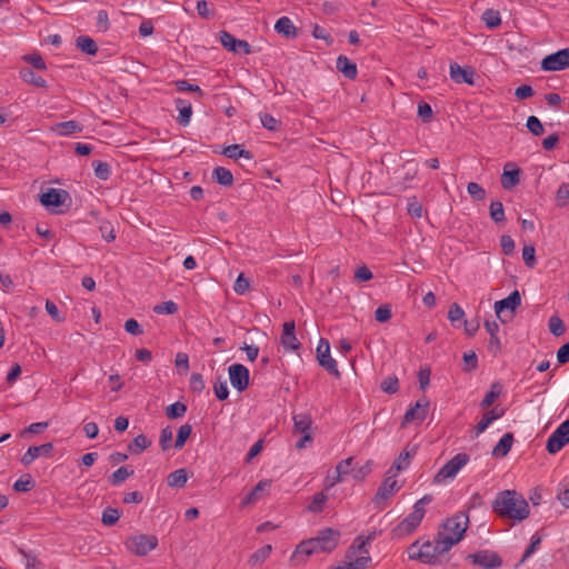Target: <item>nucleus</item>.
I'll list each match as a JSON object with an SVG mask.
<instances>
[{
  "instance_id": "obj_1",
  "label": "nucleus",
  "mask_w": 569,
  "mask_h": 569,
  "mask_svg": "<svg viewBox=\"0 0 569 569\" xmlns=\"http://www.w3.org/2000/svg\"><path fill=\"white\" fill-rule=\"evenodd\" d=\"M492 510L503 519H511L520 522L530 513L527 500L515 490L499 492L492 501Z\"/></svg>"
},
{
  "instance_id": "obj_2",
  "label": "nucleus",
  "mask_w": 569,
  "mask_h": 569,
  "mask_svg": "<svg viewBox=\"0 0 569 569\" xmlns=\"http://www.w3.org/2000/svg\"><path fill=\"white\" fill-rule=\"evenodd\" d=\"M340 533L331 528L322 529L313 538L300 542L291 559L298 560L301 555L306 558L316 553L333 551L339 542Z\"/></svg>"
},
{
  "instance_id": "obj_3",
  "label": "nucleus",
  "mask_w": 569,
  "mask_h": 569,
  "mask_svg": "<svg viewBox=\"0 0 569 569\" xmlns=\"http://www.w3.org/2000/svg\"><path fill=\"white\" fill-rule=\"evenodd\" d=\"M469 526V516L465 511H458L441 525L438 531L439 538L445 540V549L452 548L460 542Z\"/></svg>"
},
{
  "instance_id": "obj_4",
  "label": "nucleus",
  "mask_w": 569,
  "mask_h": 569,
  "mask_svg": "<svg viewBox=\"0 0 569 569\" xmlns=\"http://www.w3.org/2000/svg\"><path fill=\"white\" fill-rule=\"evenodd\" d=\"M433 497L431 495H425L413 505L412 511L391 531L393 538H403L412 533L418 526L421 523L426 515V506L431 503Z\"/></svg>"
},
{
  "instance_id": "obj_5",
  "label": "nucleus",
  "mask_w": 569,
  "mask_h": 569,
  "mask_svg": "<svg viewBox=\"0 0 569 569\" xmlns=\"http://www.w3.org/2000/svg\"><path fill=\"white\" fill-rule=\"evenodd\" d=\"M418 542H415L410 547V559H417L423 563L427 565H435L437 562V558L447 551H449L451 548L445 549V540L439 538L437 535V538L433 542L427 541L425 542L420 549L417 552H412V550L417 547Z\"/></svg>"
},
{
  "instance_id": "obj_6",
  "label": "nucleus",
  "mask_w": 569,
  "mask_h": 569,
  "mask_svg": "<svg viewBox=\"0 0 569 569\" xmlns=\"http://www.w3.org/2000/svg\"><path fill=\"white\" fill-rule=\"evenodd\" d=\"M371 540V537H368L367 540L361 541L357 547L352 545L347 551L348 562L343 565H339L336 567H331L330 569H363L371 561L369 556V551L366 549V543Z\"/></svg>"
},
{
  "instance_id": "obj_7",
  "label": "nucleus",
  "mask_w": 569,
  "mask_h": 569,
  "mask_svg": "<svg viewBox=\"0 0 569 569\" xmlns=\"http://www.w3.org/2000/svg\"><path fill=\"white\" fill-rule=\"evenodd\" d=\"M468 461L469 456L467 453H457L440 468L433 478V482L442 483L447 480L455 479L457 473L468 463Z\"/></svg>"
},
{
  "instance_id": "obj_8",
  "label": "nucleus",
  "mask_w": 569,
  "mask_h": 569,
  "mask_svg": "<svg viewBox=\"0 0 569 569\" xmlns=\"http://www.w3.org/2000/svg\"><path fill=\"white\" fill-rule=\"evenodd\" d=\"M521 305V297L518 290H513L507 298L495 302V312L498 319L506 323L512 317L515 310Z\"/></svg>"
},
{
  "instance_id": "obj_9",
  "label": "nucleus",
  "mask_w": 569,
  "mask_h": 569,
  "mask_svg": "<svg viewBox=\"0 0 569 569\" xmlns=\"http://www.w3.org/2000/svg\"><path fill=\"white\" fill-rule=\"evenodd\" d=\"M129 551L136 556L142 557L148 555L158 546V538L153 535H138L126 541Z\"/></svg>"
},
{
  "instance_id": "obj_10",
  "label": "nucleus",
  "mask_w": 569,
  "mask_h": 569,
  "mask_svg": "<svg viewBox=\"0 0 569 569\" xmlns=\"http://www.w3.org/2000/svg\"><path fill=\"white\" fill-rule=\"evenodd\" d=\"M317 359L319 365L336 378H340V371L337 361L330 356V343L321 338L317 347Z\"/></svg>"
},
{
  "instance_id": "obj_11",
  "label": "nucleus",
  "mask_w": 569,
  "mask_h": 569,
  "mask_svg": "<svg viewBox=\"0 0 569 569\" xmlns=\"http://www.w3.org/2000/svg\"><path fill=\"white\" fill-rule=\"evenodd\" d=\"M467 560L472 565L479 566L482 569H497L502 566L501 557L491 550H480L475 553H469Z\"/></svg>"
},
{
  "instance_id": "obj_12",
  "label": "nucleus",
  "mask_w": 569,
  "mask_h": 569,
  "mask_svg": "<svg viewBox=\"0 0 569 569\" xmlns=\"http://www.w3.org/2000/svg\"><path fill=\"white\" fill-rule=\"evenodd\" d=\"M569 442V419L558 426L547 440V451L551 455L560 451Z\"/></svg>"
},
{
  "instance_id": "obj_13",
  "label": "nucleus",
  "mask_w": 569,
  "mask_h": 569,
  "mask_svg": "<svg viewBox=\"0 0 569 569\" xmlns=\"http://www.w3.org/2000/svg\"><path fill=\"white\" fill-rule=\"evenodd\" d=\"M569 68V48L546 56L541 61L543 71H560Z\"/></svg>"
},
{
  "instance_id": "obj_14",
  "label": "nucleus",
  "mask_w": 569,
  "mask_h": 569,
  "mask_svg": "<svg viewBox=\"0 0 569 569\" xmlns=\"http://www.w3.org/2000/svg\"><path fill=\"white\" fill-rule=\"evenodd\" d=\"M228 373L231 386L238 392H242L249 387L250 372L246 366L233 363L228 368Z\"/></svg>"
},
{
  "instance_id": "obj_15",
  "label": "nucleus",
  "mask_w": 569,
  "mask_h": 569,
  "mask_svg": "<svg viewBox=\"0 0 569 569\" xmlns=\"http://www.w3.org/2000/svg\"><path fill=\"white\" fill-rule=\"evenodd\" d=\"M397 472L388 473L383 480V482L378 488V491L373 498V502L376 505H380L381 502L389 499L391 496H393L397 491H399L400 486L398 485V481L396 480Z\"/></svg>"
},
{
  "instance_id": "obj_16",
  "label": "nucleus",
  "mask_w": 569,
  "mask_h": 569,
  "mask_svg": "<svg viewBox=\"0 0 569 569\" xmlns=\"http://www.w3.org/2000/svg\"><path fill=\"white\" fill-rule=\"evenodd\" d=\"M220 42L231 52H242L244 54L252 52L251 46L246 40L236 39L231 33L224 30L220 31Z\"/></svg>"
},
{
  "instance_id": "obj_17",
  "label": "nucleus",
  "mask_w": 569,
  "mask_h": 569,
  "mask_svg": "<svg viewBox=\"0 0 569 569\" xmlns=\"http://www.w3.org/2000/svg\"><path fill=\"white\" fill-rule=\"evenodd\" d=\"M450 78L456 83H467L472 86L475 83L476 72L471 67H461L457 62H451L449 66Z\"/></svg>"
},
{
  "instance_id": "obj_18",
  "label": "nucleus",
  "mask_w": 569,
  "mask_h": 569,
  "mask_svg": "<svg viewBox=\"0 0 569 569\" xmlns=\"http://www.w3.org/2000/svg\"><path fill=\"white\" fill-rule=\"evenodd\" d=\"M69 193L62 189L50 188L40 197L41 203L47 208H58L64 204Z\"/></svg>"
},
{
  "instance_id": "obj_19",
  "label": "nucleus",
  "mask_w": 569,
  "mask_h": 569,
  "mask_svg": "<svg viewBox=\"0 0 569 569\" xmlns=\"http://www.w3.org/2000/svg\"><path fill=\"white\" fill-rule=\"evenodd\" d=\"M282 327L281 345L286 350L297 351L301 345L296 337L295 321H286Z\"/></svg>"
},
{
  "instance_id": "obj_20",
  "label": "nucleus",
  "mask_w": 569,
  "mask_h": 569,
  "mask_svg": "<svg viewBox=\"0 0 569 569\" xmlns=\"http://www.w3.org/2000/svg\"><path fill=\"white\" fill-rule=\"evenodd\" d=\"M53 450V445L47 442L40 446L29 447L28 450L21 457V463L23 466L31 465L38 457H48Z\"/></svg>"
},
{
  "instance_id": "obj_21",
  "label": "nucleus",
  "mask_w": 569,
  "mask_h": 569,
  "mask_svg": "<svg viewBox=\"0 0 569 569\" xmlns=\"http://www.w3.org/2000/svg\"><path fill=\"white\" fill-rule=\"evenodd\" d=\"M428 407V400H418L413 407H410L406 411L402 425L410 423L413 421H423L427 417Z\"/></svg>"
},
{
  "instance_id": "obj_22",
  "label": "nucleus",
  "mask_w": 569,
  "mask_h": 569,
  "mask_svg": "<svg viewBox=\"0 0 569 569\" xmlns=\"http://www.w3.org/2000/svg\"><path fill=\"white\" fill-rule=\"evenodd\" d=\"M521 170L515 167L513 163L508 162L503 168L501 174V186L505 190H511L520 182Z\"/></svg>"
},
{
  "instance_id": "obj_23",
  "label": "nucleus",
  "mask_w": 569,
  "mask_h": 569,
  "mask_svg": "<svg viewBox=\"0 0 569 569\" xmlns=\"http://www.w3.org/2000/svg\"><path fill=\"white\" fill-rule=\"evenodd\" d=\"M505 415V410L503 409H499V408H493L489 411H487L483 417L481 418V420L477 423V426L475 427V435L473 437L477 438L479 437L482 432L486 431V429L497 419L501 418L502 416Z\"/></svg>"
},
{
  "instance_id": "obj_24",
  "label": "nucleus",
  "mask_w": 569,
  "mask_h": 569,
  "mask_svg": "<svg viewBox=\"0 0 569 569\" xmlns=\"http://www.w3.org/2000/svg\"><path fill=\"white\" fill-rule=\"evenodd\" d=\"M337 69L348 79L352 80L357 77V64L346 56H339L336 62Z\"/></svg>"
},
{
  "instance_id": "obj_25",
  "label": "nucleus",
  "mask_w": 569,
  "mask_h": 569,
  "mask_svg": "<svg viewBox=\"0 0 569 569\" xmlns=\"http://www.w3.org/2000/svg\"><path fill=\"white\" fill-rule=\"evenodd\" d=\"M176 108L179 110V116L177 118V121L181 126H187L190 122L191 116H192V107L191 103L183 100V99H176L174 100Z\"/></svg>"
},
{
  "instance_id": "obj_26",
  "label": "nucleus",
  "mask_w": 569,
  "mask_h": 569,
  "mask_svg": "<svg viewBox=\"0 0 569 569\" xmlns=\"http://www.w3.org/2000/svg\"><path fill=\"white\" fill-rule=\"evenodd\" d=\"M274 30L288 39H292L297 36V28L288 17L279 18L274 24Z\"/></svg>"
},
{
  "instance_id": "obj_27",
  "label": "nucleus",
  "mask_w": 569,
  "mask_h": 569,
  "mask_svg": "<svg viewBox=\"0 0 569 569\" xmlns=\"http://www.w3.org/2000/svg\"><path fill=\"white\" fill-rule=\"evenodd\" d=\"M83 127L74 120L56 123L52 130L59 136H71L76 132H81Z\"/></svg>"
},
{
  "instance_id": "obj_28",
  "label": "nucleus",
  "mask_w": 569,
  "mask_h": 569,
  "mask_svg": "<svg viewBox=\"0 0 569 569\" xmlns=\"http://www.w3.org/2000/svg\"><path fill=\"white\" fill-rule=\"evenodd\" d=\"M513 443V435L511 432L505 433L498 443L492 449V456L506 457L511 450Z\"/></svg>"
},
{
  "instance_id": "obj_29",
  "label": "nucleus",
  "mask_w": 569,
  "mask_h": 569,
  "mask_svg": "<svg viewBox=\"0 0 569 569\" xmlns=\"http://www.w3.org/2000/svg\"><path fill=\"white\" fill-rule=\"evenodd\" d=\"M222 154L230 159L243 158L251 161L253 154L251 151L241 148L240 144H230L222 150Z\"/></svg>"
},
{
  "instance_id": "obj_30",
  "label": "nucleus",
  "mask_w": 569,
  "mask_h": 569,
  "mask_svg": "<svg viewBox=\"0 0 569 569\" xmlns=\"http://www.w3.org/2000/svg\"><path fill=\"white\" fill-rule=\"evenodd\" d=\"M19 74H20V78L29 84H32L37 88H46L47 87L46 80L42 77L38 76L30 68H27V67L21 68L19 71Z\"/></svg>"
},
{
  "instance_id": "obj_31",
  "label": "nucleus",
  "mask_w": 569,
  "mask_h": 569,
  "mask_svg": "<svg viewBox=\"0 0 569 569\" xmlns=\"http://www.w3.org/2000/svg\"><path fill=\"white\" fill-rule=\"evenodd\" d=\"M270 486L271 480H260L242 500L241 507H246L258 501V499L260 498V493Z\"/></svg>"
},
{
  "instance_id": "obj_32",
  "label": "nucleus",
  "mask_w": 569,
  "mask_h": 569,
  "mask_svg": "<svg viewBox=\"0 0 569 569\" xmlns=\"http://www.w3.org/2000/svg\"><path fill=\"white\" fill-rule=\"evenodd\" d=\"M293 429L297 433H306L309 432L310 427L312 425V419L309 413H297L293 415Z\"/></svg>"
},
{
  "instance_id": "obj_33",
  "label": "nucleus",
  "mask_w": 569,
  "mask_h": 569,
  "mask_svg": "<svg viewBox=\"0 0 569 569\" xmlns=\"http://www.w3.org/2000/svg\"><path fill=\"white\" fill-rule=\"evenodd\" d=\"M415 452V448H412L411 451L408 450V447L405 448L392 466L388 469V473H391L392 471L398 473L399 471L407 469L409 466V459Z\"/></svg>"
},
{
  "instance_id": "obj_34",
  "label": "nucleus",
  "mask_w": 569,
  "mask_h": 569,
  "mask_svg": "<svg viewBox=\"0 0 569 569\" xmlns=\"http://www.w3.org/2000/svg\"><path fill=\"white\" fill-rule=\"evenodd\" d=\"M76 46L78 49L89 56H94L98 52V46L96 41L87 36H79L76 39Z\"/></svg>"
},
{
  "instance_id": "obj_35",
  "label": "nucleus",
  "mask_w": 569,
  "mask_h": 569,
  "mask_svg": "<svg viewBox=\"0 0 569 569\" xmlns=\"http://www.w3.org/2000/svg\"><path fill=\"white\" fill-rule=\"evenodd\" d=\"M212 178L223 187H231L233 183V176L231 171L224 167L214 168Z\"/></svg>"
},
{
  "instance_id": "obj_36",
  "label": "nucleus",
  "mask_w": 569,
  "mask_h": 569,
  "mask_svg": "<svg viewBox=\"0 0 569 569\" xmlns=\"http://www.w3.org/2000/svg\"><path fill=\"white\" fill-rule=\"evenodd\" d=\"M133 475V469L128 466H122L113 471L108 480L112 486H119Z\"/></svg>"
},
{
  "instance_id": "obj_37",
  "label": "nucleus",
  "mask_w": 569,
  "mask_h": 569,
  "mask_svg": "<svg viewBox=\"0 0 569 569\" xmlns=\"http://www.w3.org/2000/svg\"><path fill=\"white\" fill-rule=\"evenodd\" d=\"M187 480H188L187 471H186V469L181 468V469H177V470L172 471L171 473H169V476L167 478V483L169 487L182 488L186 485Z\"/></svg>"
},
{
  "instance_id": "obj_38",
  "label": "nucleus",
  "mask_w": 569,
  "mask_h": 569,
  "mask_svg": "<svg viewBox=\"0 0 569 569\" xmlns=\"http://www.w3.org/2000/svg\"><path fill=\"white\" fill-rule=\"evenodd\" d=\"M151 446V441L144 435H138L128 446V450L132 455H139Z\"/></svg>"
},
{
  "instance_id": "obj_39",
  "label": "nucleus",
  "mask_w": 569,
  "mask_h": 569,
  "mask_svg": "<svg viewBox=\"0 0 569 569\" xmlns=\"http://www.w3.org/2000/svg\"><path fill=\"white\" fill-rule=\"evenodd\" d=\"M481 19L489 29H496L501 24L500 13L493 9L485 10Z\"/></svg>"
},
{
  "instance_id": "obj_40",
  "label": "nucleus",
  "mask_w": 569,
  "mask_h": 569,
  "mask_svg": "<svg viewBox=\"0 0 569 569\" xmlns=\"http://www.w3.org/2000/svg\"><path fill=\"white\" fill-rule=\"evenodd\" d=\"M500 393L501 386L498 382L492 383L490 390L485 395L482 401L480 402V407L482 409L491 407Z\"/></svg>"
},
{
  "instance_id": "obj_41",
  "label": "nucleus",
  "mask_w": 569,
  "mask_h": 569,
  "mask_svg": "<svg viewBox=\"0 0 569 569\" xmlns=\"http://www.w3.org/2000/svg\"><path fill=\"white\" fill-rule=\"evenodd\" d=\"M191 432H192L191 425H189V423L182 425L178 429V433H177L176 442H174V448L178 449V450L182 449V447L184 446L186 441L190 437Z\"/></svg>"
},
{
  "instance_id": "obj_42",
  "label": "nucleus",
  "mask_w": 569,
  "mask_h": 569,
  "mask_svg": "<svg viewBox=\"0 0 569 569\" xmlns=\"http://www.w3.org/2000/svg\"><path fill=\"white\" fill-rule=\"evenodd\" d=\"M272 551V548L270 545H266L261 548H259L257 551H254L250 559H249V563L252 565V566H256L258 563H261L263 562L271 553Z\"/></svg>"
},
{
  "instance_id": "obj_43",
  "label": "nucleus",
  "mask_w": 569,
  "mask_h": 569,
  "mask_svg": "<svg viewBox=\"0 0 569 569\" xmlns=\"http://www.w3.org/2000/svg\"><path fill=\"white\" fill-rule=\"evenodd\" d=\"M556 202L560 208L567 207L569 204V183L563 182L559 186L556 192Z\"/></svg>"
},
{
  "instance_id": "obj_44",
  "label": "nucleus",
  "mask_w": 569,
  "mask_h": 569,
  "mask_svg": "<svg viewBox=\"0 0 569 569\" xmlns=\"http://www.w3.org/2000/svg\"><path fill=\"white\" fill-rule=\"evenodd\" d=\"M490 217L496 223H502L506 221L505 209L500 201H492L490 203Z\"/></svg>"
},
{
  "instance_id": "obj_45",
  "label": "nucleus",
  "mask_w": 569,
  "mask_h": 569,
  "mask_svg": "<svg viewBox=\"0 0 569 569\" xmlns=\"http://www.w3.org/2000/svg\"><path fill=\"white\" fill-rule=\"evenodd\" d=\"M548 327L550 332L556 337H560L566 332L565 322L558 316H552L549 318Z\"/></svg>"
},
{
  "instance_id": "obj_46",
  "label": "nucleus",
  "mask_w": 569,
  "mask_h": 569,
  "mask_svg": "<svg viewBox=\"0 0 569 569\" xmlns=\"http://www.w3.org/2000/svg\"><path fill=\"white\" fill-rule=\"evenodd\" d=\"M187 406L180 401H177L166 408V416L170 419H177L184 416Z\"/></svg>"
},
{
  "instance_id": "obj_47",
  "label": "nucleus",
  "mask_w": 569,
  "mask_h": 569,
  "mask_svg": "<svg viewBox=\"0 0 569 569\" xmlns=\"http://www.w3.org/2000/svg\"><path fill=\"white\" fill-rule=\"evenodd\" d=\"M94 168V174L100 180H108L111 174V169L108 162L104 161H96L92 163Z\"/></svg>"
},
{
  "instance_id": "obj_48",
  "label": "nucleus",
  "mask_w": 569,
  "mask_h": 569,
  "mask_svg": "<svg viewBox=\"0 0 569 569\" xmlns=\"http://www.w3.org/2000/svg\"><path fill=\"white\" fill-rule=\"evenodd\" d=\"M380 388L383 392L393 395L399 390V380L396 376H389L381 381Z\"/></svg>"
},
{
  "instance_id": "obj_49",
  "label": "nucleus",
  "mask_w": 569,
  "mask_h": 569,
  "mask_svg": "<svg viewBox=\"0 0 569 569\" xmlns=\"http://www.w3.org/2000/svg\"><path fill=\"white\" fill-rule=\"evenodd\" d=\"M34 487V482L30 475L20 477L13 485V489L18 492H28Z\"/></svg>"
},
{
  "instance_id": "obj_50",
  "label": "nucleus",
  "mask_w": 569,
  "mask_h": 569,
  "mask_svg": "<svg viewBox=\"0 0 569 569\" xmlns=\"http://www.w3.org/2000/svg\"><path fill=\"white\" fill-rule=\"evenodd\" d=\"M259 118H260L262 127L266 128L267 130L277 131V130H279V128L281 126V122L278 119H276L273 116H271L270 113H267V112L260 113Z\"/></svg>"
},
{
  "instance_id": "obj_51",
  "label": "nucleus",
  "mask_w": 569,
  "mask_h": 569,
  "mask_svg": "<svg viewBox=\"0 0 569 569\" xmlns=\"http://www.w3.org/2000/svg\"><path fill=\"white\" fill-rule=\"evenodd\" d=\"M120 518V512L116 508H106L102 512L101 521L106 526H113L118 522Z\"/></svg>"
},
{
  "instance_id": "obj_52",
  "label": "nucleus",
  "mask_w": 569,
  "mask_h": 569,
  "mask_svg": "<svg viewBox=\"0 0 569 569\" xmlns=\"http://www.w3.org/2000/svg\"><path fill=\"white\" fill-rule=\"evenodd\" d=\"M178 309V305L172 300L161 302L153 307V311L158 315H174Z\"/></svg>"
},
{
  "instance_id": "obj_53",
  "label": "nucleus",
  "mask_w": 569,
  "mask_h": 569,
  "mask_svg": "<svg viewBox=\"0 0 569 569\" xmlns=\"http://www.w3.org/2000/svg\"><path fill=\"white\" fill-rule=\"evenodd\" d=\"M99 231L101 233V237L107 242H111L116 239L114 228L110 221H107V220L100 221Z\"/></svg>"
},
{
  "instance_id": "obj_54",
  "label": "nucleus",
  "mask_w": 569,
  "mask_h": 569,
  "mask_svg": "<svg viewBox=\"0 0 569 569\" xmlns=\"http://www.w3.org/2000/svg\"><path fill=\"white\" fill-rule=\"evenodd\" d=\"M22 59L37 70H46L47 69V64H46L43 58L41 57V54H39V53L26 54L22 57Z\"/></svg>"
},
{
  "instance_id": "obj_55",
  "label": "nucleus",
  "mask_w": 569,
  "mask_h": 569,
  "mask_svg": "<svg viewBox=\"0 0 569 569\" xmlns=\"http://www.w3.org/2000/svg\"><path fill=\"white\" fill-rule=\"evenodd\" d=\"M526 127L536 137L541 136L545 131L543 124L536 116H530L527 119Z\"/></svg>"
},
{
  "instance_id": "obj_56",
  "label": "nucleus",
  "mask_w": 569,
  "mask_h": 569,
  "mask_svg": "<svg viewBox=\"0 0 569 569\" xmlns=\"http://www.w3.org/2000/svg\"><path fill=\"white\" fill-rule=\"evenodd\" d=\"M172 438H173L172 428L170 426L162 428L161 433H160L159 443L163 451H167L171 448Z\"/></svg>"
},
{
  "instance_id": "obj_57",
  "label": "nucleus",
  "mask_w": 569,
  "mask_h": 569,
  "mask_svg": "<svg viewBox=\"0 0 569 569\" xmlns=\"http://www.w3.org/2000/svg\"><path fill=\"white\" fill-rule=\"evenodd\" d=\"M478 367V357L473 351L463 353V367L462 371L471 372Z\"/></svg>"
},
{
  "instance_id": "obj_58",
  "label": "nucleus",
  "mask_w": 569,
  "mask_h": 569,
  "mask_svg": "<svg viewBox=\"0 0 569 569\" xmlns=\"http://www.w3.org/2000/svg\"><path fill=\"white\" fill-rule=\"evenodd\" d=\"M465 318V311L458 303H452L448 312V319L456 326V322L462 321Z\"/></svg>"
},
{
  "instance_id": "obj_59",
  "label": "nucleus",
  "mask_w": 569,
  "mask_h": 569,
  "mask_svg": "<svg viewBox=\"0 0 569 569\" xmlns=\"http://www.w3.org/2000/svg\"><path fill=\"white\" fill-rule=\"evenodd\" d=\"M327 501V496L323 492H318L313 496L311 503L308 506L309 511L320 512Z\"/></svg>"
},
{
  "instance_id": "obj_60",
  "label": "nucleus",
  "mask_w": 569,
  "mask_h": 569,
  "mask_svg": "<svg viewBox=\"0 0 569 569\" xmlns=\"http://www.w3.org/2000/svg\"><path fill=\"white\" fill-rule=\"evenodd\" d=\"M213 392L219 400H226L229 397V389L226 380L218 379L213 385Z\"/></svg>"
},
{
  "instance_id": "obj_61",
  "label": "nucleus",
  "mask_w": 569,
  "mask_h": 569,
  "mask_svg": "<svg viewBox=\"0 0 569 569\" xmlns=\"http://www.w3.org/2000/svg\"><path fill=\"white\" fill-rule=\"evenodd\" d=\"M467 191L469 196L475 200H483L486 197L485 189L477 182H469L467 186Z\"/></svg>"
},
{
  "instance_id": "obj_62",
  "label": "nucleus",
  "mask_w": 569,
  "mask_h": 569,
  "mask_svg": "<svg viewBox=\"0 0 569 569\" xmlns=\"http://www.w3.org/2000/svg\"><path fill=\"white\" fill-rule=\"evenodd\" d=\"M391 316V307L389 305H382L375 311V318L378 322H387L390 320Z\"/></svg>"
},
{
  "instance_id": "obj_63",
  "label": "nucleus",
  "mask_w": 569,
  "mask_h": 569,
  "mask_svg": "<svg viewBox=\"0 0 569 569\" xmlns=\"http://www.w3.org/2000/svg\"><path fill=\"white\" fill-rule=\"evenodd\" d=\"M174 365L179 372L187 373L189 370V357L184 352H179L176 356Z\"/></svg>"
},
{
  "instance_id": "obj_64",
  "label": "nucleus",
  "mask_w": 569,
  "mask_h": 569,
  "mask_svg": "<svg viewBox=\"0 0 569 569\" xmlns=\"http://www.w3.org/2000/svg\"><path fill=\"white\" fill-rule=\"evenodd\" d=\"M96 26L100 32H106L110 28L109 16L106 10L98 11Z\"/></svg>"
}]
</instances>
